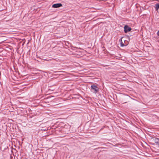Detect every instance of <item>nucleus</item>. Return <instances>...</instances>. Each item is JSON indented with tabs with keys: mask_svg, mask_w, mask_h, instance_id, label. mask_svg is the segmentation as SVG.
Masks as SVG:
<instances>
[{
	"mask_svg": "<svg viewBox=\"0 0 159 159\" xmlns=\"http://www.w3.org/2000/svg\"><path fill=\"white\" fill-rule=\"evenodd\" d=\"M121 43L120 46L121 47L127 46L128 44V42L126 40L124 39V38H122L121 39Z\"/></svg>",
	"mask_w": 159,
	"mask_h": 159,
	"instance_id": "obj_1",
	"label": "nucleus"
},
{
	"mask_svg": "<svg viewBox=\"0 0 159 159\" xmlns=\"http://www.w3.org/2000/svg\"><path fill=\"white\" fill-rule=\"evenodd\" d=\"M91 89L95 93H96L99 90L98 88L94 84L91 85Z\"/></svg>",
	"mask_w": 159,
	"mask_h": 159,
	"instance_id": "obj_2",
	"label": "nucleus"
},
{
	"mask_svg": "<svg viewBox=\"0 0 159 159\" xmlns=\"http://www.w3.org/2000/svg\"><path fill=\"white\" fill-rule=\"evenodd\" d=\"M62 4L60 3L54 4L52 5V7L53 8H58L62 7Z\"/></svg>",
	"mask_w": 159,
	"mask_h": 159,
	"instance_id": "obj_3",
	"label": "nucleus"
},
{
	"mask_svg": "<svg viewBox=\"0 0 159 159\" xmlns=\"http://www.w3.org/2000/svg\"><path fill=\"white\" fill-rule=\"evenodd\" d=\"M131 28L129 27L128 26L126 25L124 27V31L125 33H127L129 31L131 30Z\"/></svg>",
	"mask_w": 159,
	"mask_h": 159,
	"instance_id": "obj_4",
	"label": "nucleus"
},
{
	"mask_svg": "<svg viewBox=\"0 0 159 159\" xmlns=\"http://www.w3.org/2000/svg\"><path fill=\"white\" fill-rule=\"evenodd\" d=\"M155 9L157 10L159 8V4H156L155 5Z\"/></svg>",
	"mask_w": 159,
	"mask_h": 159,
	"instance_id": "obj_5",
	"label": "nucleus"
},
{
	"mask_svg": "<svg viewBox=\"0 0 159 159\" xmlns=\"http://www.w3.org/2000/svg\"><path fill=\"white\" fill-rule=\"evenodd\" d=\"M157 35L158 36H159V30L157 32Z\"/></svg>",
	"mask_w": 159,
	"mask_h": 159,
	"instance_id": "obj_6",
	"label": "nucleus"
}]
</instances>
